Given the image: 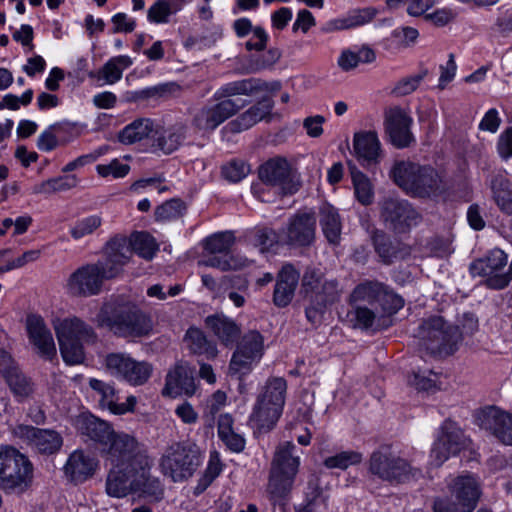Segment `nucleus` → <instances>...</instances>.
<instances>
[{
  "label": "nucleus",
  "instance_id": "1",
  "mask_svg": "<svg viewBox=\"0 0 512 512\" xmlns=\"http://www.w3.org/2000/svg\"><path fill=\"white\" fill-rule=\"evenodd\" d=\"M104 259L76 269L68 278L66 288L73 296L89 297L101 292L105 280L117 277L130 260L126 240L113 237L103 249Z\"/></svg>",
  "mask_w": 512,
  "mask_h": 512
},
{
  "label": "nucleus",
  "instance_id": "2",
  "mask_svg": "<svg viewBox=\"0 0 512 512\" xmlns=\"http://www.w3.org/2000/svg\"><path fill=\"white\" fill-rule=\"evenodd\" d=\"M140 447L130 435L116 438L106 450L105 462L110 466L106 477V493L113 498L132 494L134 484L135 458Z\"/></svg>",
  "mask_w": 512,
  "mask_h": 512
},
{
  "label": "nucleus",
  "instance_id": "3",
  "mask_svg": "<svg viewBox=\"0 0 512 512\" xmlns=\"http://www.w3.org/2000/svg\"><path fill=\"white\" fill-rule=\"evenodd\" d=\"M95 321L98 327L106 328L124 338L143 337L153 329L151 317L135 304L118 299L105 302Z\"/></svg>",
  "mask_w": 512,
  "mask_h": 512
},
{
  "label": "nucleus",
  "instance_id": "4",
  "mask_svg": "<svg viewBox=\"0 0 512 512\" xmlns=\"http://www.w3.org/2000/svg\"><path fill=\"white\" fill-rule=\"evenodd\" d=\"M389 175L399 188L413 197H434L445 190L443 178L430 165L400 160L393 164Z\"/></svg>",
  "mask_w": 512,
  "mask_h": 512
},
{
  "label": "nucleus",
  "instance_id": "5",
  "mask_svg": "<svg viewBox=\"0 0 512 512\" xmlns=\"http://www.w3.org/2000/svg\"><path fill=\"white\" fill-rule=\"evenodd\" d=\"M286 393L287 382L283 377L267 379L249 416L253 429L266 433L275 427L283 413Z\"/></svg>",
  "mask_w": 512,
  "mask_h": 512
},
{
  "label": "nucleus",
  "instance_id": "6",
  "mask_svg": "<svg viewBox=\"0 0 512 512\" xmlns=\"http://www.w3.org/2000/svg\"><path fill=\"white\" fill-rule=\"evenodd\" d=\"M52 325L63 361L68 365L82 363L85 359L84 346L94 343L97 338L93 328L76 316L55 318Z\"/></svg>",
  "mask_w": 512,
  "mask_h": 512
},
{
  "label": "nucleus",
  "instance_id": "7",
  "mask_svg": "<svg viewBox=\"0 0 512 512\" xmlns=\"http://www.w3.org/2000/svg\"><path fill=\"white\" fill-rule=\"evenodd\" d=\"M296 446L291 441L280 443L274 452L267 491L274 502L284 500L292 491L299 472L301 459L295 455Z\"/></svg>",
  "mask_w": 512,
  "mask_h": 512
},
{
  "label": "nucleus",
  "instance_id": "8",
  "mask_svg": "<svg viewBox=\"0 0 512 512\" xmlns=\"http://www.w3.org/2000/svg\"><path fill=\"white\" fill-rule=\"evenodd\" d=\"M258 174L262 183L253 185L252 191L262 202L273 201L269 196L271 190L274 194L284 196L295 194L300 187V182L291 165L282 157L266 161L260 166Z\"/></svg>",
  "mask_w": 512,
  "mask_h": 512
},
{
  "label": "nucleus",
  "instance_id": "9",
  "mask_svg": "<svg viewBox=\"0 0 512 512\" xmlns=\"http://www.w3.org/2000/svg\"><path fill=\"white\" fill-rule=\"evenodd\" d=\"M368 472L384 482L402 484L417 480L422 471L395 453L390 446L373 451L368 460Z\"/></svg>",
  "mask_w": 512,
  "mask_h": 512
},
{
  "label": "nucleus",
  "instance_id": "10",
  "mask_svg": "<svg viewBox=\"0 0 512 512\" xmlns=\"http://www.w3.org/2000/svg\"><path fill=\"white\" fill-rule=\"evenodd\" d=\"M203 455L191 442H178L169 446L160 459L161 472L173 482H183L194 475Z\"/></svg>",
  "mask_w": 512,
  "mask_h": 512
},
{
  "label": "nucleus",
  "instance_id": "11",
  "mask_svg": "<svg viewBox=\"0 0 512 512\" xmlns=\"http://www.w3.org/2000/svg\"><path fill=\"white\" fill-rule=\"evenodd\" d=\"M33 477L30 460L9 445H0V487L7 493L24 492Z\"/></svg>",
  "mask_w": 512,
  "mask_h": 512
},
{
  "label": "nucleus",
  "instance_id": "12",
  "mask_svg": "<svg viewBox=\"0 0 512 512\" xmlns=\"http://www.w3.org/2000/svg\"><path fill=\"white\" fill-rule=\"evenodd\" d=\"M416 337L424 349L438 356L453 354L460 341L458 328L447 323L441 316L424 320L418 327Z\"/></svg>",
  "mask_w": 512,
  "mask_h": 512
},
{
  "label": "nucleus",
  "instance_id": "13",
  "mask_svg": "<svg viewBox=\"0 0 512 512\" xmlns=\"http://www.w3.org/2000/svg\"><path fill=\"white\" fill-rule=\"evenodd\" d=\"M264 354V339L255 330L244 334L234 351L230 364L229 373L242 378L248 375L258 365Z\"/></svg>",
  "mask_w": 512,
  "mask_h": 512
},
{
  "label": "nucleus",
  "instance_id": "14",
  "mask_svg": "<svg viewBox=\"0 0 512 512\" xmlns=\"http://www.w3.org/2000/svg\"><path fill=\"white\" fill-rule=\"evenodd\" d=\"M467 446V439L460 427L453 421L443 422L433 442L429 464L440 467L450 457L456 456Z\"/></svg>",
  "mask_w": 512,
  "mask_h": 512
},
{
  "label": "nucleus",
  "instance_id": "15",
  "mask_svg": "<svg viewBox=\"0 0 512 512\" xmlns=\"http://www.w3.org/2000/svg\"><path fill=\"white\" fill-rule=\"evenodd\" d=\"M316 234V217L313 212L299 211L291 215L280 229L281 245L303 248L313 244Z\"/></svg>",
  "mask_w": 512,
  "mask_h": 512
},
{
  "label": "nucleus",
  "instance_id": "16",
  "mask_svg": "<svg viewBox=\"0 0 512 512\" xmlns=\"http://www.w3.org/2000/svg\"><path fill=\"white\" fill-rule=\"evenodd\" d=\"M110 374L120 377L133 386L143 385L152 373V366L146 361H136L125 353H111L105 358Z\"/></svg>",
  "mask_w": 512,
  "mask_h": 512
},
{
  "label": "nucleus",
  "instance_id": "17",
  "mask_svg": "<svg viewBox=\"0 0 512 512\" xmlns=\"http://www.w3.org/2000/svg\"><path fill=\"white\" fill-rule=\"evenodd\" d=\"M450 496L458 501L463 512H473L482 496L480 478L470 472H463L446 479Z\"/></svg>",
  "mask_w": 512,
  "mask_h": 512
},
{
  "label": "nucleus",
  "instance_id": "18",
  "mask_svg": "<svg viewBox=\"0 0 512 512\" xmlns=\"http://www.w3.org/2000/svg\"><path fill=\"white\" fill-rule=\"evenodd\" d=\"M152 466V460L140 448V452L135 458L132 494L157 502L163 498L164 489L160 479L151 475Z\"/></svg>",
  "mask_w": 512,
  "mask_h": 512
},
{
  "label": "nucleus",
  "instance_id": "19",
  "mask_svg": "<svg viewBox=\"0 0 512 512\" xmlns=\"http://www.w3.org/2000/svg\"><path fill=\"white\" fill-rule=\"evenodd\" d=\"M243 108V103L232 101H214L211 99L192 118V125L201 131H214L227 119Z\"/></svg>",
  "mask_w": 512,
  "mask_h": 512
},
{
  "label": "nucleus",
  "instance_id": "20",
  "mask_svg": "<svg viewBox=\"0 0 512 512\" xmlns=\"http://www.w3.org/2000/svg\"><path fill=\"white\" fill-rule=\"evenodd\" d=\"M507 254L498 248L487 253L481 259H477L470 265V272L473 276H485L486 285L492 289H503L509 282L511 277L507 274H499L498 271L507 264Z\"/></svg>",
  "mask_w": 512,
  "mask_h": 512
},
{
  "label": "nucleus",
  "instance_id": "21",
  "mask_svg": "<svg viewBox=\"0 0 512 512\" xmlns=\"http://www.w3.org/2000/svg\"><path fill=\"white\" fill-rule=\"evenodd\" d=\"M381 218L388 228L401 233L417 224L418 213L408 201L389 197L381 204Z\"/></svg>",
  "mask_w": 512,
  "mask_h": 512
},
{
  "label": "nucleus",
  "instance_id": "22",
  "mask_svg": "<svg viewBox=\"0 0 512 512\" xmlns=\"http://www.w3.org/2000/svg\"><path fill=\"white\" fill-rule=\"evenodd\" d=\"M475 421L480 428L491 432L503 444L512 445V413L489 406L476 413Z\"/></svg>",
  "mask_w": 512,
  "mask_h": 512
},
{
  "label": "nucleus",
  "instance_id": "23",
  "mask_svg": "<svg viewBox=\"0 0 512 512\" xmlns=\"http://www.w3.org/2000/svg\"><path fill=\"white\" fill-rule=\"evenodd\" d=\"M26 331L30 344L44 360L53 361L57 357V349L51 330L43 317L30 314L26 318Z\"/></svg>",
  "mask_w": 512,
  "mask_h": 512
},
{
  "label": "nucleus",
  "instance_id": "24",
  "mask_svg": "<svg viewBox=\"0 0 512 512\" xmlns=\"http://www.w3.org/2000/svg\"><path fill=\"white\" fill-rule=\"evenodd\" d=\"M13 435L32 446L39 453L53 454L60 450L63 440L61 435L50 429H41L19 424L14 427Z\"/></svg>",
  "mask_w": 512,
  "mask_h": 512
},
{
  "label": "nucleus",
  "instance_id": "25",
  "mask_svg": "<svg viewBox=\"0 0 512 512\" xmlns=\"http://www.w3.org/2000/svg\"><path fill=\"white\" fill-rule=\"evenodd\" d=\"M187 136V126L176 123L169 127L155 126L146 152L169 155L179 149Z\"/></svg>",
  "mask_w": 512,
  "mask_h": 512
},
{
  "label": "nucleus",
  "instance_id": "26",
  "mask_svg": "<svg viewBox=\"0 0 512 512\" xmlns=\"http://www.w3.org/2000/svg\"><path fill=\"white\" fill-rule=\"evenodd\" d=\"M412 123V117L402 108L394 107L386 112L385 130L395 147L402 149L415 142L411 132Z\"/></svg>",
  "mask_w": 512,
  "mask_h": 512
},
{
  "label": "nucleus",
  "instance_id": "27",
  "mask_svg": "<svg viewBox=\"0 0 512 512\" xmlns=\"http://www.w3.org/2000/svg\"><path fill=\"white\" fill-rule=\"evenodd\" d=\"M195 392L194 370L187 363H177L166 376L162 394L176 398L182 395L192 396Z\"/></svg>",
  "mask_w": 512,
  "mask_h": 512
},
{
  "label": "nucleus",
  "instance_id": "28",
  "mask_svg": "<svg viewBox=\"0 0 512 512\" xmlns=\"http://www.w3.org/2000/svg\"><path fill=\"white\" fill-rule=\"evenodd\" d=\"M76 427L82 435L105 446V453L116 438L126 435L125 433L116 434L107 422L87 413L78 416Z\"/></svg>",
  "mask_w": 512,
  "mask_h": 512
},
{
  "label": "nucleus",
  "instance_id": "29",
  "mask_svg": "<svg viewBox=\"0 0 512 512\" xmlns=\"http://www.w3.org/2000/svg\"><path fill=\"white\" fill-rule=\"evenodd\" d=\"M98 468V460L82 450L73 451L64 467L65 477L74 484H80L91 478Z\"/></svg>",
  "mask_w": 512,
  "mask_h": 512
},
{
  "label": "nucleus",
  "instance_id": "30",
  "mask_svg": "<svg viewBox=\"0 0 512 512\" xmlns=\"http://www.w3.org/2000/svg\"><path fill=\"white\" fill-rule=\"evenodd\" d=\"M353 151L363 166L377 164L381 158V143L376 132H356L353 136Z\"/></svg>",
  "mask_w": 512,
  "mask_h": 512
},
{
  "label": "nucleus",
  "instance_id": "31",
  "mask_svg": "<svg viewBox=\"0 0 512 512\" xmlns=\"http://www.w3.org/2000/svg\"><path fill=\"white\" fill-rule=\"evenodd\" d=\"M377 14L378 11L374 7L353 9L346 15L326 21L321 26V32L333 33L337 31L357 28L370 23Z\"/></svg>",
  "mask_w": 512,
  "mask_h": 512
},
{
  "label": "nucleus",
  "instance_id": "32",
  "mask_svg": "<svg viewBox=\"0 0 512 512\" xmlns=\"http://www.w3.org/2000/svg\"><path fill=\"white\" fill-rule=\"evenodd\" d=\"M155 129L154 121L149 118H138L126 125L118 135L122 144L131 145L145 141L146 148Z\"/></svg>",
  "mask_w": 512,
  "mask_h": 512
},
{
  "label": "nucleus",
  "instance_id": "33",
  "mask_svg": "<svg viewBox=\"0 0 512 512\" xmlns=\"http://www.w3.org/2000/svg\"><path fill=\"white\" fill-rule=\"evenodd\" d=\"M261 88L260 82L257 79H242L237 81H232L221 85L213 94L214 101H232L245 103L238 99H232L234 96L238 95H246L249 96L253 94L255 91Z\"/></svg>",
  "mask_w": 512,
  "mask_h": 512
},
{
  "label": "nucleus",
  "instance_id": "34",
  "mask_svg": "<svg viewBox=\"0 0 512 512\" xmlns=\"http://www.w3.org/2000/svg\"><path fill=\"white\" fill-rule=\"evenodd\" d=\"M133 61L128 55H118L110 58L100 70L90 72V78H97L102 81V85H113L119 82L123 76L124 70L129 68Z\"/></svg>",
  "mask_w": 512,
  "mask_h": 512
},
{
  "label": "nucleus",
  "instance_id": "35",
  "mask_svg": "<svg viewBox=\"0 0 512 512\" xmlns=\"http://www.w3.org/2000/svg\"><path fill=\"white\" fill-rule=\"evenodd\" d=\"M375 59L376 54L369 46H354L340 53L337 64L343 71H350L359 64L372 63Z\"/></svg>",
  "mask_w": 512,
  "mask_h": 512
},
{
  "label": "nucleus",
  "instance_id": "36",
  "mask_svg": "<svg viewBox=\"0 0 512 512\" xmlns=\"http://www.w3.org/2000/svg\"><path fill=\"white\" fill-rule=\"evenodd\" d=\"M184 0H156L147 10V21L151 24H167L171 17L184 7Z\"/></svg>",
  "mask_w": 512,
  "mask_h": 512
},
{
  "label": "nucleus",
  "instance_id": "37",
  "mask_svg": "<svg viewBox=\"0 0 512 512\" xmlns=\"http://www.w3.org/2000/svg\"><path fill=\"white\" fill-rule=\"evenodd\" d=\"M384 292V283L367 280L358 284L350 295L351 304L378 305Z\"/></svg>",
  "mask_w": 512,
  "mask_h": 512
},
{
  "label": "nucleus",
  "instance_id": "38",
  "mask_svg": "<svg viewBox=\"0 0 512 512\" xmlns=\"http://www.w3.org/2000/svg\"><path fill=\"white\" fill-rule=\"evenodd\" d=\"M206 323L215 336L225 345H232L239 336V327L228 317L220 315L209 316L206 319Z\"/></svg>",
  "mask_w": 512,
  "mask_h": 512
},
{
  "label": "nucleus",
  "instance_id": "39",
  "mask_svg": "<svg viewBox=\"0 0 512 512\" xmlns=\"http://www.w3.org/2000/svg\"><path fill=\"white\" fill-rule=\"evenodd\" d=\"M320 225L327 240L332 244H337L341 236V220L335 207L330 204H324L320 209Z\"/></svg>",
  "mask_w": 512,
  "mask_h": 512
},
{
  "label": "nucleus",
  "instance_id": "40",
  "mask_svg": "<svg viewBox=\"0 0 512 512\" xmlns=\"http://www.w3.org/2000/svg\"><path fill=\"white\" fill-rule=\"evenodd\" d=\"M121 238L125 237L120 236ZM130 250V256L134 251L138 256L146 260H152L159 249V246L153 236L147 232H135L131 235L129 242L126 241Z\"/></svg>",
  "mask_w": 512,
  "mask_h": 512
},
{
  "label": "nucleus",
  "instance_id": "41",
  "mask_svg": "<svg viewBox=\"0 0 512 512\" xmlns=\"http://www.w3.org/2000/svg\"><path fill=\"white\" fill-rule=\"evenodd\" d=\"M199 265L221 271L241 269L248 264L247 258L238 255L209 254L199 260Z\"/></svg>",
  "mask_w": 512,
  "mask_h": 512
},
{
  "label": "nucleus",
  "instance_id": "42",
  "mask_svg": "<svg viewBox=\"0 0 512 512\" xmlns=\"http://www.w3.org/2000/svg\"><path fill=\"white\" fill-rule=\"evenodd\" d=\"M5 380L18 402L27 400L34 392V383L19 368L7 374Z\"/></svg>",
  "mask_w": 512,
  "mask_h": 512
},
{
  "label": "nucleus",
  "instance_id": "43",
  "mask_svg": "<svg viewBox=\"0 0 512 512\" xmlns=\"http://www.w3.org/2000/svg\"><path fill=\"white\" fill-rule=\"evenodd\" d=\"M493 198L500 210L512 214V183L503 176H496L491 182Z\"/></svg>",
  "mask_w": 512,
  "mask_h": 512
},
{
  "label": "nucleus",
  "instance_id": "44",
  "mask_svg": "<svg viewBox=\"0 0 512 512\" xmlns=\"http://www.w3.org/2000/svg\"><path fill=\"white\" fill-rule=\"evenodd\" d=\"M89 386L97 397L99 407L114 414V410L116 409L118 402V396L115 388L112 385L95 378L89 379Z\"/></svg>",
  "mask_w": 512,
  "mask_h": 512
},
{
  "label": "nucleus",
  "instance_id": "45",
  "mask_svg": "<svg viewBox=\"0 0 512 512\" xmlns=\"http://www.w3.org/2000/svg\"><path fill=\"white\" fill-rule=\"evenodd\" d=\"M353 310L350 312L351 320L354 321V327L363 330H379L382 328L381 316H377L375 311L365 305L352 304Z\"/></svg>",
  "mask_w": 512,
  "mask_h": 512
},
{
  "label": "nucleus",
  "instance_id": "46",
  "mask_svg": "<svg viewBox=\"0 0 512 512\" xmlns=\"http://www.w3.org/2000/svg\"><path fill=\"white\" fill-rule=\"evenodd\" d=\"M351 179L357 201L364 206L370 205L374 200V188L370 179L355 167L351 169Z\"/></svg>",
  "mask_w": 512,
  "mask_h": 512
},
{
  "label": "nucleus",
  "instance_id": "47",
  "mask_svg": "<svg viewBox=\"0 0 512 512\" xmlns=\"http://www.w3.org/2000/svg\"><path fill=\"white\" fill-rule=\"evenodd\" d=\"M185 342L194 354H206L209 357H214L217 354L215 345L210 343L198 328L191 327L187 330Z\"/></svg>",
  "mask_w": 512,
  "mask_h": 512
},
{
  "label": "nucleus",
  "instance_id": "48",
  "mask_svg": "<svg viewBox=\"0 0 512 512\" xmlns=\"http://www.w3.org/2000/svg\"><path fill=\"white\" fill-rule=\"evenodd\" d=\"M234 243L235 236L232 232H218L204 240V250L209 254L232 255L230 250Z\"/></svg>",
  "mask_w": 512,
  "mask_h": 512
},
{
  "label": "nucleus",
  "instance_id": "49",
  "mask_svg": "<svg viewBox=\"0 0 512 512\" xmlns=\"http://www.w3.org/2000/svg\"><path fill=\"white\" fill-rule=\"evenodd\" d=\"M249 239L261 252L269 251L278 244L281 245L280 231L276 232L268 227L254 228L249 234Z\"/></svg>",
  "mask_w": 512,
  "mask_h": 512
},
{
  "label": "nucleus",
  "instance_id": "50",
  "mask_svg": "<svg viewBox=\"0 0 512 512\" xmlns=\"http://www.w3.org/2000/svg\"><path fill=\"white\" fill-rule=\"evenodd\" d=\"M362 460V453L354 450H346L327 457L324 460V466L328 469L346 470L351 466L360 464Z\"/></svg>",
  "mask_w": 512,
  "mask_h": 512
},
{
  "label": "nucleus",
  "instance_id": "51",
  "mask_svg": "<svg viewBox=\"0 0 512 512\" xmlns=\"http://www.w3.org/2000/svg\"><path fill=\"white\" fill-rule=\"evenodd\" d=\"M130 169L129 164L118 158L95 166L97 175L105 179H122L128 175Z\"/></svg>",
  "mask_w": 512,
  "mask_h": 512
},
{
  "label": "nucleus",
  "instance_id": "52",
  "mask_svg": "<svg viewBox=\"0 0 512 512\" xmlns=\"http://www.w3.org/2000/svg\"><path fill=\"white\" fill-rule=\"evenodd\" d=\"M223 471V464L220 460L219 453L213 451L209 455L206 469L198 481L196 486L197 493L203 492Z\"/></svg>",
  "mask_w": 512,
  "mask_h": 512
},
{
  "label": "nucleus",
  "instance_id": "53",
  "mask_svg": "<svg viewBox=\"0 0 512 512\" xmlns=\"http://www.w3.org/2000/svg\"><path fill=\"white\" fill-rule=\"evenodd\" d=\"M372 239L375 250L384 263H391L398 257L397 248L384 233L375 232Z\"/></svg>",
  "mask_w": 512,
  "mask_h": 512
},
{
  "label": "nucleus",
  "instance_id": "54",
  "mask_svg": "<svg viewBox=\"0 0 512 512\" xmlns=\"http://www.w3.org/2000/svg\"><path fill=\"white\" fill-rule=\"evenodd\" d=\"M102 224V218L99 215H90L79 219L70 229V234L75 240H79L92 234Z\"/></svg>",
  "mask_w": 512,
  "mask_h": 512
},
{
  "label": "nucleus",
  "instance_id": "55",
  "mask_svg": "<svg viewBox=\"0 0 512 512\" xmlns=\"http://www.w3.org/2000/svg\"><path fill=\"white\" fill-rule=\"evenodd\" d=\"M280 54L277 50H268L261 55H253L248 59L245 67L246 73H256L271 67L279 59Z\"/></svg>",
  "mask_w": 512,
  "mask_h": 512
},
{
  "label": "nucleus",
  "instance_id": "56",
  "mask_svg": "<svg viewBox=\"0 0 512 512\" xmlns=\"http://www.w3.org/2000/svg\"><path fill=\"white\" fill-rule=\"evenodd\" d=\"M339 295V284L336 280H323L320 284V289L316 292L315 296H311L312 302H318L326 307L328 304L333 303Z\"/></svg>",
  "mask_w": 512,
  "mask_h": 512
},
{
  "label": "nucleus",
  "instance_id": "57",
  "mask_svg": "<svg viewBox=\"0 0 512 512\" xmlns=\"http://www.w3.org/2000/svg\"><path fill=\"white\" fill-rule=\"evenodd\" d=\"M186 207L183 201L179 199H172L166 201L155 211V217L158 221H171L183 215Z\"/></svg>",
  "mask_w": 512,
  "mask_h": 512
},
{
  "label": "nucleus",
  "instance_id": "58",
  "mask_svg": "<svg viewBox=\"0 0 512 512\" xmlns=\"http://www.w3.org/2000/svg\"><path fill=\"white\" fill-rule=\"evenodd\" d=\"M378 306L381 307L384 314L393 315L403 308L404 299L384 284V292L381 295Z\"/></svg>",
  "mask_w": 512,
  "mask_h": 512
},
{
  "label": "nucleus",
  "instance_id": "59",
  "mask_svg": "<svg viewBox=\"0 0 512 512\" xmlns=\"http://www.w3.org/2000/svg\"><path fill=\"white\" fill-rule=\"evenodd\" d=\"M438 379L432 370H419L412 374L409 383L418 390L430 391L437 387Z\"/></svg>",
  "mask_w": 512,
  "mask_h": 512
},
{
  "label": "nucleus",
  "instance_id": "60",
  "mask_svg": "<svg viewBox=\"0 0 512 512\" xmlns=\"http://www.w3.org/2000/svg\"><path fill=\"white\" fill-rule=\"evenodd\" d=\"M250 173V166L243 160H232L222 167V175L230 182H239Z\"/></svg>",
  "mask_w": 512,
  "mask_h": 512
},
{
  "label": "nucleus",
  "instance_id": "61",
  "mask_svg": "<svg viewBox=\"0 0 512 512\" xmlns=\"http://www.w3.org/2000/svg\"><path fill=\"white\" fill-rule=\"evenodd\" d=\"M322 272L315 268H307L302 277V289L306 296H315L322 281Z\"/></svg>",
  "mask_w": 512,
  "mask_h": 512
},
{
  "label": "nucleus",
  "instance_id": "62",
  "mask_svg": "<svg viewBox=\"0 0 512 512\" xmlns=\"http://www.w3.org/2000/svg\"><path fill=\"white\" fill-rule=\"evenodd\" d=\"M427 73V70H424L416 75L401 79L396 84L394 92L400 96L411 94L418 88L422 80L426 77Z\"/></svg>",
  "mask_w": 512,
  "mask_h": 512
},
{
  "label": "nucleus",
  "instance_id": "63",
  "mask_svg": "<svg viewBox=\"0 0 512 512\" xmlns=\"http://www.w3.org/2000/svg\"><path fill=\"white\" fill-rule=\"evenodd\" d=\"M456 16L457 13L451 7H442L431 13H426L424 18L434 25L442 27L451 22Z\"/></svg>",
  "mask_w": 512,
  "mask_h": 512
},
{
  "label": "nucleus",
  "instance_id": "64",
  "mask_svg": "<svg viewBox=\"0 0 512 512\" xmlns=\"http://www.w3.org/2000/svg\"><path fill=\"white\" fill-rule=\"evenodd\" d=\"M497 152L501 159L512 158V126L506 128L498 137Z\"/></svg>",
  "mask_w": 512,
  "mask_h": 512
}]
</instances>
